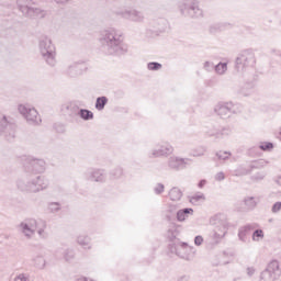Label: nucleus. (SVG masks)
<instances>
[{"instance_id": "16", "label": "nucleus", "mask_w": 281, "mask_h": 281, "mask_svg": "<svg viewBox=\"0 0 281 281\" xmlns=\"http://www.w3.org/2000/svg\"><path fill=\"white\" fill-rule=\"evenodd\" d=\"M168 27H170V23H168L166 18H158L149 23L147 32H150L151 36H159L167 32Z\"/></svg>"}, {"instance_id": "36", "label": "nucleus", "mask_w": 281, "mask_h": 281, "mask_svg": "<svg viewBox=\"0 0 281 281\" xmlns=\"http://www.w3.org/2000/svg\"><path fill=\"white\" fill-rule=\"evenodd\" d=\"M190 203H192V205H199L200 201H205V194L203 193H195L194 195H192L189 199Z\"/></svg>"}, {"instance_id": "20", "label": "nucleus", "mask_w": 281, "mask_h": 281, "mask_svg": "<svg viewBox=\"0 0 281 281\" xmlns=\"http://www.w3.org/2000/svg\"><path fill=\"white\" fill-rule=\"evenodd\" d=\"M87 70V63L85 61H76L70 64L66 70L65 74L69 78H78V76H82L85 71Z\"/></svg>"}, {"instance_id": "31", "label": "nucleus", "mask_w": 281, "mask_h": 281, "mask_svg": "<svg viewBox=\"0 0 281 281\" xmlns=\"http://www.w3.org/2000/svg\"><path fill=\"white\" fill-rule=\"evenodd\" d=\"M183 196V192L181 191V189L173 187L170 191H169V198L171 201H181V198Z\"/></svg>"}, {"instance_id": "33", "label": "nucleus", "mask_w": 281, "mask_h": 281, "mask_svg": "<svg viewBox=\"0 0 281 281\" xmlns=\"http://www.w3.org/2000/svg\"><path fill=\"white\" fill-rule=\"evenodd\" d=\"M214 70L218 76H225L227 72V63L220 61L217 65H215Z\"/></svg>"}, {"instance_id": "21", "label": "nucleus", "mask_w": 281, "mask_h": 281, "mask_svg": "<svg viewBox=\"0 0 281 281\" xmlns=\"http://www.w3.org/2000/svg\"><path fill=\"white\" fill-rule=\"evenodd\" d=\"M192 160L190 158H179L176 156H172L168 159V167L170 170H184L188 166H190V162Z\"/></svg>"}, {"instance_id": "40", "label": "nucleus", "mask_w": 281, "mask_h": 281, "mask_svg": "<svg viewBox=\"0 0 281 281\" xmlns=\"http://www.w3.org/2000/svg\"><path fill=\"white\" fill-rule=\"evenodd\" d=\"M124 175V169L122 167H116L110 171V176L112 179H120Z\"/></svg>"}, {"instance_id": "28", "label": "nucleus", "mask_w": 281, "mask_h": 281, "mask_svg": "<svg viewBox=\"0 0 281 281\" xmlns=\"http://www.w3.org/2000/svg\"><path fill=\"white\" fill-rule=\"evenodd\" d=\"M244 205L248 212H251L252 210H256V206L258 205V200L256 196H246L244 198Z\"/></svg>"}, {"instance_id": "15", "label": "nucleus", "mask_w": 281, "mask_h": 281, "mask_svg": "<svg viewBox=\"0 0 281 281\" xmlns=\"http://www.w3.org/2000/svg\"><path fill=\"white\" fill-rule=\"evenodd\" d=\"M258 168H262L261 160H255L252 162H244L237 166V168L234 170V176L247 177V175H251V172H254V170H258Z\"/></svg>"}, {"instance_id": "43", "label": "nucleus", "mask_w": 281, "mask_h": 281, "mask_svg": "<svg viewBox=\"0 0 281 281\" xmlns=\"http://www.w3.org/2000/svg\"><path fill=\"white\" fill-rule=\"evenodd\" d=\"M63 254L66 262H71L72 258L75 257L74 250L71 248L65 249Z\"/></svg>"}, {"instance_id": "19", "label": "nucleus", "mask_w": 281, "mask_h": 281, "mask_svg": "<svg viewBox=\"0 0 281 281\" xmlns=\"http://www.w3.org/2000/svg\"><path fill=\"white\" fill-rule=\"evenodd\" d=\"M80 108L76 103H66L61 106V112L67 116L68 122L75 124L78 122Z\"/></svg>"}, {"instance_id": "50", "label": "nucleus", "mask_w": 281, "mask_h": 281, "mask_svg": "<svg viewBox=\"0 0 281 281\" xmlns=\"http://www.w3.org/2000/svg\"><path fill=\"white\" fill-rule=\"evenodd\" d=\"M215 181H225V173L223 171H220L215 176Z\"/></svg>"}, {"instance_id": "3", "label": "nucleus", "mask_w": 281, "mask_h": 281, "mask_svg": "<svg viewBox=\"0 0 281 281\" xmlns=\"http://www.w3.org/2000/svg\"><path fill=\"white\" fill-rule=\"evenodd\" d=\"M16 186L18 190H21V192L36 194V192L46 190L47 186H49V181L43 176H31L29 178L19 179Z\"/></svg>"}, {"instance_id": "29", "label": "nucleus", "mask_w": 281, "mask_h": 281, "mask_svg": "<svg viewBox=\"0 0 281 281\" xmlns=\"http://www.w3.org/2000/svg\"><path fill=\"white\" fill-rule=\"evenodd\" d=\"M77 243L83 247V249H91V237L86 234L79 235L77 237Z\"/></svg>"}, {"instance_id": "32", "label": "nucleus", "mask_w": 281, "mask_h": 281, "mask_svg": "<svg viewBox=\"0 0 281 281\" xmlns=\"http://www.w3.org/2000/svg\"><path fill=\"white\" fill-rule=\"evenodd\" d=\"M78 117H80L85 122H89L93 120V113L91 112V110L88 109H79Z\"/></svg>"}, {"instance_id": "5", "label": "nucleus", "mask_w": 281, "mask_h": 281, "mask_svg": "<svg viewBox=\"0 0 281 281\" xmlns=\"http://www.w3.org/2000/svg\"><path fill=\"white\" fill-rule=\"evenodd\" d=\"M18 10L29 19H45L47 11L36 7L32 0H16Z\"/></svg>"}, {"instance_id": "35", "label": "nucleus", "mask_w": 281, "mask_h": 281, "mask_svg": "<svg viewBox=\"0 0 281 281\" xmlns=\"http://www.w3.org/2000/svg\"><path fill=\"white\" fill-rule=\"evenodd\" d=\"M178 236H179V232L177 229L168 231V240L170 245H172L173 243H181L179 238H177Z\"/></svg>"}, {"instance_id": "17", "label": "nucleus", "mask_w": 281, "mask_h": 281, "mask_svg": "<svg viewBox=\"0 0 281 281\" xmlns=\"http://www.w3.org/2000/svg\"><path fill=\"white\" fill-rule=\"evenodd\" d=\"M211 223L220 227V232H222V234L214 232L213 238H224V236L227 234V229H229V222H227V216L223 214L215 215L211 220Z\"/></svg>"}, {"instance_id": "38", "label": "nucleus", "mask_w": 281, "mask_h": 281, "mask_svg": "<svg viewBox=\"0 0 281 281\" xmlns=\"http://www.w3.org/2000/svg\"><path fill=\"white\" fill-rule=\"evenodd\" d=\"M162 67L164 65H161L159 61H149L147 64L148 71H159Z\"/></svg>"}, {"instance_id": "49", "label": "nucleus", "mask_w": 281, "mask_h": 281, "mask_svg": "<svg viewBox=\"0 0 281 281\" xmlns=\"http://www.w3.org/2000/svg\"><path fill=\"white\" fill-rule=\"evenodd\" d=\"M194 245H195L196 247H201V245H203V236L196 235V236L194 237Z\"/></svg>"}, {"instance_id": "52", "label": "nucleus", "mask_w": 281, "mask_h": 281, "mask_svg": "<svg viewBox=\"0 0 281 281\" xmlns=\"http://www.w3.org/2000/svg\"><path fill=\"white\" fill-rule=\"evenodd\" d=\"M15 281H30V279H27L25 274L21 273L15 277Z\"/></svg>"}, {"instance_id": "27", "label": "nucleus", "mask_w": 281, "mask_h": 281, "mask_svg": "<svg viewBox=\"0 0 281 281\" xmlns=\"http://www.w3.org/2000/svg\"><path fill=\"white\" fill-rule=\"evenodd\" d=\"M232 24L227 22L214 23L209 27L210 34H218V32H225Z\"/></svg>"}, {"instance_id": "44", "label": "nucleus", "mask_w": 281, "mask_h": 281, "mask_svg": "<svg viewBox=\"0 0 281 281\" xmlns=\"http://www.w3.org/2000/svg\"><path fill=\"white\" fill-rule=\"evenodd\" d=\"M216 157H217V159H220L222 161H225V160L229 159V157H232V153H229V151H217Z\"/></svg>"}, {"instance_id": "55", "label": "nucleus", "mask_w": 281, "mask_h": 281, "mask_svg": "<svg viewBox=\"0 0 281 281\" xmlns=\"http://www.w3.org/2000/svg\"><path fill=\"white\" fill-rule=\"evenodd\" d=\"M188 280H190V277L188 276H182L178 279V281H188Z\"/></svg>"}, {"instance_id": "53", "label": "nucleus", "mask_w": 281, "mask_h": 281, "mask_svg": "<svg viewBox=\"0 0 281 281\" xmlns=\"http://www.w3.org/2000/svg\"><path fill=\"white\" fill-rule=\"evenodd\" d=\"M205 183H207V180H205V179L200 180L198 183V188H200V189L205 188Z\"/></svg>"}, {"instance_id": "58", "label": "nucleus", "mask_w": 281, "mask_h": 281, "mask_svg": "<svg viewBox=\"0 0 281 281\" xmlns=\"http://www.w3.org/2000/svg\"><path fill=\"white\" fill-rule=\"evenodd\" d=\"M59 128V133H65V126L60 125Z\"/></svg>"}, {"instance_id": "39", "label": "nucleus", "mask_w": 281, "mask_h": 281, "mask_svg": "<svg viewBox=\"0 0 281 281\" xmlns=\"http://www.w3.org/2000/svg\"><path fill=\"white\" fill-rule=\"evenodd\" d=\"M260 150H263V153H271L273 150L274 146L271 142H263L259 145Z\"/></svg>"}, {"instance_id": "18", "label": "nucleus", "mask_w": 281, "mask_h": 281, "mask_svg": "<svg viewBox=\"0 0 281 281\" xmlns=\"http://www.w3.org/2000/svg\"><path fill=\"white\" fill-rule=\"evenodd\" d=\"M85 178L95 183H104L106 181V170L98 168L88 169L85 172Z\"/></svg>"}, {"instance_id": "59", "label": "nucleus", "mask_w": 281, "mask_h": 281, "mask_svg": "<svg viewBox=\"0 0 281 281\" xmlns=\"http://www.w3.org/2000/svg\"><path fill=\"white\" fill-rule=\"evenodd\" d=\"M238 280H240V278H235V279H233V281H238Z\"/></svg>"}, {"instance_id": "47", "label": "nucleus", "mask_w": 281, "mask_h": 281, "mask_svg": "<svg viewBox=\"0 0 281 281\" xmlns=\"http://www.w3.org/2000/svg\"><path fill=\"white\" fill-rule=\"evenodd\" d=\"M271 212L272 214H278L279 212H281V202H276L272 207H271Z\"/></svg>"}, {"instance_id": "13", "label": "nucleus", "mask_w": 281, "mask_h": 281, "mask_svg": "<svg viewBox=\"0 0 281 281\" xmlns=\"http://www.w3.org/2000/svg\"><path fill=\"white\" fill-rule=\"evenodd\" d=\"M18 111L23 115V117H25L27 124L36 126L42 122L38 111L30 105L20 104Z\"/></svg>"}, {"instance_id": "45", "label": "nucleus", "mask_w": 281, "mask_h": 281, "mask_svg": "<svg viewBox=\"0 0 281 281\" xmlns=\"http://www.w3.org/2000/svg\"><path fill=\"white\" fill-rule=\"evenodd\" d=\"M267 177V172L265 171H258L254 176H251L252 181H262Z\"/></svg>"}, {"instance_id": "14", "label": "nucleus", "mask_w": 281, "mask_h": 281, "mask_svg": "<svg viewBox=\"0 0 281 281\" xmlns=\"http://www.w3.org/2000/svg\"><path fill=\"white\" fill-rule=\"evenodd\" d=\"M16 134V124L10 122L8 116L0 115V135H4L7 139H14Z\"/></svg>"}, {"instance_id": "9", "label": "nucleus", "mask_w": 281, "mask_h": 281, "mask_svg": "<svg viewBox=\"0 0 281 281\" xmlns=\"http://www.w3.org/2000/svg\"><path fill=\"white\" fill-rule=\"evenodd\" d=\"M168 249L171 254H176L182 260H187L190 262L194 256V247L188 246V243H173L168 245Z\"/></svg>"}, {"instance_id": "10", "label": "nucleus", "mask_w": 281, "mask_h": 281, "mask_svg": "<svg viewBox=\"0 0 281 281\" xmlns=\"http://www.w3.org/2000/svg\"><path fill=\"white\" fill-rule=\"evenodd\" d=\"M281 269L278 260H272L267 268L260 273L259 281H276L280 280Z\"/></svg>"}, {"instance_id": "30", "label": "nucleus", "mask_w": 281, "mask_h": 281, "mask_svg": "<svg viewBox=\"0 0 281 281\" xmlns=\"http://www.w3.org/2000/svg\"><path fill=\"white\" fill-rule=\"evenodd\" d=\"M109 104V98L106 95H101L95 99L94 109L97 111H102Z\"/></svg>"}, {"instance_id": "25", "label": "nucleus", "mask_w": 281, "mask_h": 281, "mask_svg": "<svg viewBox=\"0 0 281 281\" xmlns=\"http://www.w3.org/2000/svg\"><path fill=\"white\" fill-rule=\"evenodd\" d=\"M178 210H179V205L168 204L167 209L162 211V216L165 217V221H168V223H171V221H175V216L177 215Z\"/></svg>"}, {"instance_id": "51", "label": "nucleus", "mask_w": 281, "mask_h": 281, "mask_svg": "<svg viewBox=\"0 0 281 281\" xmlns=\"http://www.w3.org/2000/svg\"><path fill=\"white\" fill-rule=\"evenodd\" d=\"M246 271H247L248 278H251V277L256 273V268H254V267H248V268L246 269Z\"/></svg>"}, {"instance_id": "37", "label": "nucleus", "mask_w": 281, "mask_h": 281, "mask_svg": "<svg viewBox=\"0 0 281 281\" xmlns=\"http://www.w3.org/2000/svg\"><path fill=\"white\" fill-rule=\"evenodd\" d=\"M262 238H265V231L258 228L252 232V240L255 243H260V240H262Z\"/></svg>"}, {"instance_id": "23", "label": "nucleus", "mask_w": 281, "mask_h": 281, "mask_svg": "<svg viewBox=\"0 0 281 281\" xmlns=\"http://www.w3.org/2000/svg\"><path fill=\"white\" fill-rule=\"evenodd\" d=\"M231 133L232 131L228 127H223L220 130L216 126H212L206 131V135H209V137H215V139H223V137L229 135Z\"/></svg>"}, {"instance_id": "4", "label": "nucleus", "mask_w": 281, "mask_h": 281, "mask_svg": "<svg viewBox=\"0 0 281 281\" xmlns=\"http://www.w3.org/2000/svg\"><path fill=\"white\" fill-rule=\"evenodd\" d=\"M38 47L41 56L46 65L56 67V46L52 43V40L47 36H42L40 38Z\"/></svg>"}, {"instance_id": "22", "label": "nucleus", "mask_w": 281, "mask_h": 281, "mask_svg": "<svg viewBox=\"0 0 281 281\" xmlns=\"http://www.w3.org/2000/svg\"><path fill=\"white\" fill-rule=\"evenodd\" d=\"M117 14H120L123 19H127L128 21H134L135 23H142V21H144V13L135 9L121 11V12H117Z\"/></svg>"}, {"instance_id": "56", "label": "nucleus", "mask_w": 281, "mask_h": 281, "mask_svg": "<svg viewBox=\"0 0 281 281\" xmlns=\"http://www.w3.org/2000/svg\"><path fill=\"white\" fill-rule=\"evenodd\" d=\"M55 3H68L69 0H54Z\"/></svg>"}, {"instance_id": "6", "label": "nucleus", "mask_w": 281, "mask_h": 281, "mask_svg": "<svg viewBox=\"0 0 281 281\" xmlns=\"http://www.w3.org/2000/svg\"><path fill=\"white\" fill-rule=\"evenodd\" d=\"M240 111H243L240 103L234 102L217 103L214 108V113L222 117V120H227V117H232V115H236Z\"/></svg>"}, {"instance_id": "1", "label": "nucleus", "mask_w": 281, "mask_h": 281, "mask_svg": "<svg viewBox=\"0 0 281 281\" xmlns=\"http://www.w3.org/2000/svg\"><path fill=\"white\" fill-rule=\"evenodd\" d=\"M99 45L100 52L105 56H124L128 54V45L124 43V35L114 27L101 31Z\"/></svg>"}, {"instance_id": "8", "label": "nucleus", "mask_w": 281, "mask_h": 281, "mask_svg": "<svg viewBox=\"0 0 281 281\" xmlns=\"http://www.w3.org/2000/svg\"><path fill=\"white\" fill-rule=\"evenodd\" d=\"M254 65H256V54L251 49L243 50L235 59V69L239 72L254 67Z\"/></svg>"}, {"instance_id": "26", "label": "nucleus", "mask_w": 281, "mask_h": 281, "mask_svg": "<svg viewBox=\"0 0 281 281\" xmlns=\"http://www.w3.org/2000/svg\"><path fill=\"white\" fill-rule=\"evenodd\" d=\"M193 215H194V209L186 207L177 211L176 218L178 223H183L186 222L187 218H190V216H193Z\"/></svg>"}, {"instance_id": "34", "label": "nucleus", "mask_w": 281, "mask_h": 281, "mask_svg": "<svg viewBox=\"0 0 281 281\" xmlns=\"http://www.w3.org/2000/svg\"><path fill=\"white\" fill-rule=\"evenodd\" d=\"M207 153V147L205 146H199L191 150L192 157H203Z\"/></svg>"}, {"instance_id": "46", "label": "nucleus", "mask_w": 281, "mask_h": 281, "mask_svg": "<svg viewBox=\"0 0 281 281\" xmlns=\"http://www.w3.org/2000/svg\"><path fill=\"white\" fill-rule=\"evenodd\" d=\"M166 190V186H164V183H157L154 187V192L155 194L159 195V194H164V191Z\"/></svg>"}, {"instance_id": "48", "label": "nucleus", "mask_w": 281, "mask_h": 281, "mask_svg": "<svg viewBox=\"0 0 281 281\" xmlns=\"http://www.w3.org/2000/svg\"><path fill=\"white\" fill-rule=\"evenodd\" d=\"M214 63L212 61H205L203 65V69H205V71H214Z\"/></svg>"}, {"instance_id": "2", "label": "nucleus", "mask_w": 281, "mask_h": 281, "mask_svg": "<svg viewBox=\"0 0 281 281\" xmlns=\"http://www.w3.org/2000/svg\"><path fill=\"white\" fill-rule=\"evenodd\" d=\"M19 229L23 236L31 240L32 236L36 234L37 236L44 240L49 238V233L47 229V222L45 220H36V218H26L19 224Z\"/></svg>"}, {"instance_id": "12", "label": "nucleus", "mask_w": 281, "mask_h": 281, "mask_svg": "<svg viewBox=\"0 0 281 281\" xmlns=\"http://www.w3.org/2000/svg\"><path fill=\"white\" fill-rule=\"evenodd\" d=\"M175 153V147L170 145L168 142L159 143L148 151L149 159H159V157H168V155H172Z\"/></svg>"}, {"instance_id": "24", "label": "nucleus", "mask_w": 281, "mask_h": 281, "mask_svg": "<svg viewBox=\"0 0 281 281\" xmlns=\"http://www.w3.org/2000/svg\"><path fill=\"white\" fill-rule=\"evenodd\" d=\"M258 227V224H246L238 229V238L241 243H247V236Z\"/></svg>"}, {"instance_id": "11", "label": "nucleus", "mask_w": 281, "mask_h": 281, "mask_svg": "<svg viewBox=\"0 0 281 281\" xmlns=\"http://www.w3.org/2000/svg\"><path fill=\"white\" fill-rule=\"evenodd\" d=\"M24 170L25 172H32L33 175H41V172H45V160L25 156Z\"/></svg>"}, {"instance_id": "54", "label": "nucleus", "mask_w": 281, "mask_h": 281, "mask_svg": "<svg viewBox=\"0 0 281 281\" xmlns=\"http://www.w3.org/2000/svg\"><path fill=\"white\" fill-rule=\"evenodd\" d=\"M223 255L226 256L227 258H229V257L232 258L234 256V252L229 251V250H224Z\"/></svg>"}, {"instance_id": "7", "label": "nucleus", "mask_w": 281, "mask_h": 281, "mask_svg": "<svg viewBox=\"0 0 281 281\" xmlns=\"http://www.w3.org/2000/svg\"><path fill=\"white\" fill-rule=\"evenodd\" d=\"M179 10L182 16H189V19H202L203 16V9L199 7L196 0H186L180 3Z\"/></svg>"}, {"instance_id": "41", "label": "nucleus", "mask_w": 281, "mask_h": 281, "mask_svg": "<svg viewBox=\"0 0 281 281\" xmlns=\"http://www.w3.org/2000/svg\"><path fill=\"white\" fill-rule=\"evenodd\" d=\"M33 262L37 269H45V258H43V256L33 258Z\"/></svg>"}, {"instance_id": "42", "label": "nucleus", "mask_w": 281, "mask_h": 281, "mask_svg": "<svg viewBox=\"0 0 281 281\" xmlns=\"http://www.w3.org/2000/svg\"><path fill=\"white\" fill-rule=\"evenodd\" d=\"M48 210L49 212H52V214H56L57 212H60L61 210L60 202L48 203Z\"/></svg>"}, {"instance_id": "57", "label": "nucleus", "mask_w": 281, "mask_h": 281, "mask_svg": "<svg viewBox=\"0 0 281 281\" xmlns=\"http://www.w3.org/2000/svg\"><path fill=\"white\" fill-rule=\"evenodd\" d=\"M276 183H277L278 186H281V176L277 177Z\"/></svg>"}]
</instances>
